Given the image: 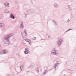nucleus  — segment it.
I'll return each instance as SVG.
<instances>
[{
	"mask_svg": "<svg viewBox=\"0 0 76 76\" xmlns=\"http://www.w3.org/2000/svg\"><path fill=\"white\" fill-rule=\"evenodd\" d=\"M14 34L13 33H10L9 34H8L4 37V42L5 43V44L7 45H8L9 44H10V41H9V39L12 37L13 36Z\"/></svg>",
	"mask_w": 76,
	"mask_h": 76,
	"instance_id": "1",
	"label": "nucleus"
},
{
	"mask_svg": "<svg viewBox=\"0 0 76 76\" xmlns=\"http://www.w3.org/2000/svg\"><path fill=\"white\" fill-rule=\"evenodd\" d=\"M58 51L56 50V49L53 48L51 51L50 55H56V56H58Z\"/></svg>",
	"mask_w": 76,
	"mask_h": 76,
	"instance_id": "2",
	"label": "nucleus"
},
{
	"mask_svg": "<svg viewBox=\"0 0 76 76\" xmlns=\"http://www.w3.org/2000/svg\"><path fill=\"white\" fill-rule=\"evenodd\" d=\"M63 42V40L61 39H58L57 42V44L58 47H60L61 43Z\"/></svg>",
	"mask_w": 76,
	"mask_h": 76,
	"instance_id": "3",
	"label": "nucleus"
},
{
	"mask_svg": "<svg viewBox=\"0 0 76 76\" xmlns=\"http://www.w3.org/2000/svg\"><path fill=\"white\" fill-rule=\"evenodd\" d=\"M4 5L6 9H7L9 7V3L5 2L4 4Z\"/></svg>",
	"mask_w": 76,
	"mask_h": 76,
	"instance_id": "4",
	"label": "nucleus"
},
{
	"mask_svg": "<svg viewBox=\"0 0 76 76\" xmlns=\"http://www.w3.org/2000/svg\"><path fill=\"white\" fill-rule=\"evenodd\" d=\"M20 28L21 29H23V27H24V26L23 25V23H22L21 24L20 26Z\"/></svg>",
	"mask_w": 76,
	"mask_h": 76,
	"instance_id": "5",
	"label": "nucleus"
},
{
	"mask_svg": "<svg viewBox=\"0 0 76 76\" xmlns=\"http://www.w3.org/2000/svg\"><path fill=\"white\" fill-rule=\"evenodd\" d=\"M59 7V5H58V4L56 3L54 4V7L55 8H57V7Z\"/></svg>",
	"mask_w": 76,
	"mask_h": 76,
	"instance_id": "6",
	"label": "nucleus"
},
{
	"mask_svg": "<svg viewBox=\"0 0 76 76\" xmlns=\"http://www.w3.org/2000/svg\"><path fill=\"white\" fill-rule=\"evenodd\" d=\"M0 28H3V27H4V23H0Z\"/></svg>",
	"mask_w": 76,
	"mask_h": 76,
	"instance_id": "7",
	"label": "nucleus"
},
{
	"mask_svg": "<svg viewBox=\"0 0 76 76\" xmlns=\"http://www.w3.org/2000/svg\"><path fill=\"white\" fill-rule=\"evenodd\" d=\"M29 39H25V40L26 41V42H28V44L29 45H30L31 44V43L29 41Z\"/></svg>",
	"mask_w": 76,
	"mask_h": 76,
	"instance_id": "8",
	"label": "nucleus"
},
{
	"mask_svg": "<svg viewBox=\"0 0 76 76\" xmlns=\"http://www.w3.org/2000/svg\"><path fill=\"white\" fill-rule=\"evenodd\" d=\"M10 17L11 18V19H14L15 18V16H13L12 14L10 15Z\"/></svg>",
	"mask_w": 76,
	"mask_h": 76,
	"instance_id": "9",
	"label": "nucleus"
},
{
	"mask_svg": "<svg viewBox=\"0 0 76 76\" xmlns=\"http://www.w3.org/2000/svg\"><path fill=\"white\" fill-rule=\"evenodd\" d=\"M29 10H30V12L31 13H35V11H34V10L33 9Z\"/></svg>",
	"mask_w": 76,
	"mask_h": 76,
	"instance_id": "10",
	"label": "nucleus"
},
{
	"mask_svg": "<svg viewBox=\"0 0 76 76\" xmlns=\"http://www.w3.org/2000/svg\"><path fill=\"white\" fill-rule=\"evenodd\" d=\"M24 18H26L27 17V14H26V12H24Z\"/></svg>",
	"mask_w": 76,
	"mask_h": 76,
	"instance_id": "11",
	"label": "nucleus"
},
{
	"mask_svg": "<svg viewBox=\"0 0 76 76\" xmlns=\"http://www.w3.org/2000/svg\"><path fill=\"white\" fill-rule=\"evenodd\" d=\"M58 64V63H56L54 65V66L55 67V69H56V66Z\"/></svg>",
	"mask_w": 76,
	"mask_h": 76,
	"instance_id": "12",
	"label": "nucleus"
},
{
	"mask_svg": "<svg viewBox=\"0 0 76 76\" xmlns=\"http://www.w3.org/2000/svg\"><path fill=\"white\" fill-rule=\"evenodd\" d=\"M3 18L2 14H0V19H2Z\"/></svg>",
	"mask_w": 76,
	"mask_h": 76,
	"instance_id": "13",
	"label": "nucleus"
},
{
	"mask_svg": "<svg viewBox=\"0 0 76 76\" xmlns=\"http://www.w3.org/2000/svg\"><path fill=\"white\" fill-rule=\"evenodd\" d=\"M24 53L25 54H27L29 53V52H28H28L25 50V51H24Z\"/></svg>",
	"mask_w": 76,
	"mask_h": 76,
	"instance_id": "14",
	"label": "nucleus"
},
{
	"mask_svg": "<svg viewBox=\"0 0 76 76\" xmlns=\"http://www.w3.org/2000/svg\"><path fill=\"white\" fill-rule=\"evenodd\" d=\"M4 12H5V13H8V12H9V11L7 10H5L4 11Z\"/></svg>",
	"mask_w": 76,
	"mask_h": 76,
	"instance_id": "15",
	"label": "nucleus"
},
{
	"mask_svg": "<svg viewBox=\"0 0 76 76\" xmlns=\"http://www.w3.org/2000/svg\"><path fill=\"white\" fill-rule=\"evenodd\" d=\"M25 51H26L29 52V49L28 48H25Z\"/></svg>",
	"mask_w": 76,
	"mask_h": 76,
	"instance_id": "16",
	"label": "nucleus"
},
{
	"mask_svg": "<svg viewBox=\"0 0 76 76\" xmlns=\"http://www.w3.org/2000/svg\"><path fill=\"white\" fill-rule=\"evenodd\" d=\"M24 33H25V34H26L25 35V36L26 37V35H27V33H26V30H24Z\"/></svg>",
	"mask_w": 76,
	"mask_h": 76,
	"instance_id": "17",
	"label": "nucleus"
},
{
	"mask_svg": "<svg viewBox=\"0 0 76 76\" xmlns=\"http://www.w3.org/2000/svg\"><path fill=\"white\" fill-rule=\"evenodd\" d=\"M37 38H36V37H34V38H33L32 39V40H36V39Z\"/></svg>",
	"mask_w": 76,
	"mask_h": 76,
	"instance_id": "18",
	"label": "nucleus"
},
{
	"mask_svg": "<svg viewBox=\"0 0 76 76\" xmlns=\"http://www.w3.org/2000/svg\"><path fill=\"white\" fill-rule=\"evenodd\" d=\"M47 70H45L43 72V73H44V74H46V73H47Z\"/></svg>",
	"mask_w": 76,
	"mask_h": 76,
	"instance_id": "19",
	"label": "nucleus"
},
{
	"mask_svg": "<svg viewBox=\"0 0 76 76\" xmlns=\"http://www.w3.org/2000/svg\"><path fill=\"white\" fill-rule=\"evenodd\" d=\"M32 67H33V65H31V66H29L28 68H32Z\"/></svg>",
	"mask_w": 76,
	"mask_h": 76,
	"instance_id": "20",
	"label": "nucleus"
},
{
	"mask_svg": "<svg viewBox=\"0 0 76 76\" xmlns=\"http://www.w3.org/2000/svg\"><path fill=\"white\" fill-rule=\"evenodd\" d=\"M54 22L55 25H57V22L56 21H54Z\"/></svg>",
	"mask_w": 76,
	"mask_h": 76,
	"instance_id": "21",
	"label": "nucleus"
},
{
	"mask_svg": "<svg viewBox=\"0 0 76 76\" xmlns=\"http://www.w3.org/2000/svg\"><path fill=\"white\" fill-rule=\"evenodd\" d=\"M69 9L70 11H72V8H70V7H69Z\"/></svg>",
	"mask_w": 76,
	"mask_h": 76,
	"instance_id": "22",
	"label": "nucleus"
},
{
	"mask_svg": "<svg viewBox=\"0 0 76 76\" xmlns=\"http://www.w3.org/2000/svg\"><path fill=\"white\" fill-rule=\"evenodd\" d=\"M3 54H4L7 53V52H4V51L3 52Z\"/></svg>",
	"mask_w": 76,
	"mask_h": 76,
	"instance_id": "23",
	"label": "nucleus"
},
{
	"mask_svg": "<svg viewBox=\"0 0 76 76\" xmlns=\"http://www.w3.org/2000/svg\"><path fill=\"white\" fill-rule=\"evenodd\" d=\"M70 19H69V18L68 19V20L67 21V22H70Z\"/></svg>",
	"mask_w": 76,
	"mask_h": 76,
	"instance_id": "24",
	"label": "nucleus"
},
{
	"mask_svg": "<svg viewBox=\"0 0 76 76\" xmlns=\"http://www.w3.org/2000/svg\"><path fill=\"white\" fill-rule=\"evenodd\" d=\"M21 67H22V66H20V68L21 70V71H22V69L21 68Z\"/></svg>",
	"mask_w": 76,
	"mask_h": 76,
	"instance_id": "25",
	"label": "nucleus"
},
{
	"mask_svg": "<svg viewBox=\"0 0 76 76\" xmlns=\"http://www.w3.org/2000/svg\"><path fill=\"white\" fill-rule=\"evenodd\" d=\"M48 38H50V36H48Z\"/></svg>",
	"mask_w": 76,
	"mask_h": 76,
	"instance_id": "26",
	"label": "nucleus"
},
{
	"mask_svg": "<svg viewBox=\"0 0 76 76\" xmlns=\"http://www.w3.org/2000/svg\"><path fill=\"white\" fill-rule=\"evenodd\" d=\"M69 30L68 29V30H67V31H66V32H68V31H69Z\"/></svg>",
	"mask_w": 76,
	"mask_h": 76,
	"instance_id": "27",
	"label": "nucleus"
},
{
	"mask_svg": "<svg viewBox=\"0 0 76 76\" xmlns=\"http://www.w3.org/2000/svg\"><path fill=\"white\" fill-rule=\"evenodd\" d=\"M29 41H30V42H31V40H30V39H29Z\"/></svg>",
	"mask_w": 76,
	"mask_h": 76,
	"instance_id": "28",
	"label": "nucleus"
},
{
	"mask_svg": "<svg viewBox=\"0 0 76 76\" xmlns=\"http://www.w3.org/2000/svg\"><path fill=\"white\" fill-rule=\"evenodd\" d=\"M69 29V31H70V30H72V29H71L70 28V29Z\"/></svg>",
	"mask_w": 76,
	"mask_h": 76,
	"instance_id": "29",
	"label": "nucleus"
},
{
	"mask_svg": "<svg viewBox=\"0 0 76 76\" xmlns=\"http://www.w3.org/2000/svg\"><path fill=\"white\" fill-rule=\"evenodd\" d=\"M21 35H23V34H22V33H21Z\"/></svg>",
	"mask_w": 76,
	"mask_h": 76,
	"instance_id": "30",
	"label": "nucleus"
},
{
	"mask_svg": "<svg viewBox=\"0 0 76 76\" xmlns=\"http://www.w3.org/2000/svg\"><path fill=\"white\" fill-rule=\"evenodd\" d=\"M37 72H39V70H37Z\"/></svg>",
	"mask_w": 76,
	"mask_h": 76,
	"instance_id": "31",
	"label": "nucleus"
},
{
	"mask_svg": "<svg viewBox=\"0 0 76 76\" xmlns=\"http://www.w3.org/2000/svg\"><path fill=\"white\" fill-rule=\"evenodd\" d=\"M4 52H6V51L5 50H4Z\"/></svg>",
	"mask_w": 76,
	"mask_h": 76,
	"instance_id": "32",
	"label": "nucleus"
},
{
	"mask_svg": "<svg viewBox=\"0 0 76 76\" xmlns=\"http://www.w3.org/2000/svg\"><path fill=\"white\" fill-rule=\"evenodd\" d=\"M3 53H1V54H3Z\"/></svg>",
	"mask_w": 76,
	"mask_h": 76,
	"instance_id": "33",
	"label": "nucleus"
}]
</instances>
